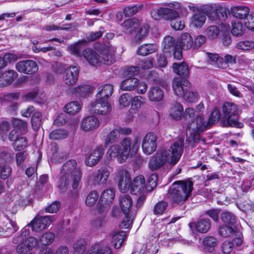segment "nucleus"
<instances>
[{
	"instance_id": "64",
	"label": "nucleus",
	"mask_w": 254,
	"mask_h": 254,
	"mask_svg": "<svg viewBox=\"0 0 254 254\" xmlns=\"http://www.w3.org/2000/svg\"><path fill=\"white\" fill-rule=\"evenodd\" d=\"M183 97L186 100L190 102H193L198 99V94L195 92L190 91L188 90Z\"/></svg>"
},
{
	"instance_id": "24",
	"label": "nucleus",
	"mask_w": 254,
	"mask_h": 254,
	"mask_svg": "<svg viewBox=\"0 0 254 254\" xmlns=\"http://www.w3.org/2000/svg\"><path fill=\"white\" fill-rule=\"evenodd\" d=\"M192 225H194L195 230L197 232L205 233L210 229L211 223L209 219L203 218L199 219L196 223L190 224V227Z\"/></svg>"
},
{
	"instance_id": "21",
	"label": "nucleus",
	"mask_w": 254,
	"mask_h": 254,
	"mask_svg": "<svg viewBox=\"0 0 254 254\" xmlns=\"http://www.w3.org/2000/svg\"><path fill=\"white\" fill-rule=\"evenodd\" d=\"M82 55L90 65L96 66L100 64V56L95 51L90 49H86L82 52Z\"/></svg>"
},
{
	"instance_id": "12",
	"label": "nucleus",
	"mask_w": 254,
	"mask_h": 254,
	"mask_svg": "<svg viewBox=\"0 0 254 254\" xmlns=\"http://www.w3.org/2000/svg\"><path fill=\"white\" fill-rule=\"evenodd\" d=\"M15 67L19 72L27 74H32L38 70L37 63L35 61L30 60L18 62L16 64Z\"/></svg>"
},
{
	"instance_id": "61",
	"label": "nucleus",
	"mask_w": 254,
	"mask_h": 254,
	"mask_svg": "<svg viewBox=\"0 0 254 254\" xmlns=\"http://www.w3.org/2000/svg\"><path fill=\"white\" fill-rule=\"evenodd\" d=\"M170 25L171 26L176 30H181L185 27V23L180 19L179 16L172 20Z\"/></svg>"
},
{
	"instance_id": "56",
	"label": "nucleus",
	"mask_w": 254,
	"mask_h": 254,
	"mask_svg": "<svg viewBox=\"0 0 254 254\" xmlns=\"http://www.w3.org/2000/svg\"><path fill=\"white\" fill-rule=\"evenodd\" d=\"M168 206V203L164 201H161L156 203L154 207L155 214H162L164 213Z\"/></svg>"
},
{
	"instance_id": "15",
	"label": "nucleus",
	"mask_w": 254,
	"mask_h": 254,
	"mask_svg": "<svg viewBox=\"0 0 254 254\" xmlns=\"http://www.w3.org/2000/svg\"><path fill=\"white\" fill-rule=\"evenodd\" d=\"M110 174V167L103 166L93 174L92 181L95 185L105 184L107 183Z\"/></svg>"
},
{
	"instance_id": "48",
	"label": "nucleus",
	"mask_w": 254,
	"mask_h": 254,
	"mask_svg": "<svg viewBox=\"0 0 254 254\" xmlns=\"http://www.w3.org/2000/svg\"><path fill=\"white\" fill-rule=\"evenodd\" d=\"M142 7V4L126 6L123 8L124 13L126 17H130L136 13Z\"/></svg>"
},
{
	"instance_id": "53",
	"label": "nucleus",
	"mask_w": 254,
	"mask_h": 254,
	"mask_svg": "<svg viewBox=\"0 0 254 254\" xmlns=\"http://www.w3.org/2000/svg\"><path fill=\"white\" fill-rule=\"evenodd\" d=\"M232 34L236 36H241L243 34L244 29L242 23L240 22H232Z\"/></svg>"
},
{
	"instance_id": "25",
	"label": "nucleus",
	"mask_w": 254,
	"mask_h": 254,
	"mask_svg": "<svg viewBox=\"0 0 254 254\" xmlns=\"http://www.w3.org/2000/svg\"><path fill=\"white\" fill-rule=\"evenodd\" d=\"M182 49L188 50L193 48V39L189 33H185L181 35L178 41Z\"/></svg>"
},
{
	"instance_id": "4",
	"label": "nucleus",
	"mask_w": 254,
	"mask_h": 254,
	"mask_svg": "<svg viewBox=\"0 0 254 254\" xmlns=\"http://www.w3.org/2000/svg\"><path fill=\"white\" fill-rule=\"evenodd\" d=\"M137 147L136 140L131 145L130 138L126 137L122 142V147L118 144L113 145L110 147L108 153L111 158L117 157L118 161L122 163L127 158L131 149L135 150Z\"/></svg>"
},
{
	"instance_id": "30",
	"label": "nucleus",
	"mask_w": 254,
	"mask_h": 254,
	"mask_svg": "<svg viewBox=\"0 0 254 254\" xmlns=\"http://www.w3.org/2000/svg\"><path fill=\"white\" fill-rule=\"evenodd\" d=\"M93 89L92 86L89 85H81L71 89V93L79 97H84Z\"/></svg>"
},
{
	"instance_id": "22",
	"label": "nucleus",
	"mask_w": 254,
	"mask_h": 254,
	"mask_svg": "<svg viewBox=\"0 0 254 254\" xmlns=\"http://www.w3.org/2000/svg\"><path fill=\"white\" fill-rule=\"evenodd\" d=\"M163 53L167 56H171V52L177 48L175 39L171 36H167L163 41Z\"/></svg>"
},
{
	"instance_id": "5",
	"label": "nucleus",
	"mask_w": 254,
	"mask_h": 254,
	"mask_svg": "<svg viewBox=\"0 0 254 254\" xmlns=\"http://www.w3.org/2000/svg\"><path fill=\"white\" fill-rule=\"evenodd\" d=\"M223 125L225 127L242 128L243 124L238 121L239 109L234 103L225 102L222 107Z\"/></svg>"
},
{
	"instance_id": "58",
	"label": "nucleus",
	"mask_w": 254,
	"mask_h": 254,
	"mask_svg": "<svg viewBox=\"0 0 254 254\" xmlns=\"http://www.w3.org/2000/svg\"><path fill=\"white\" fill-rule=\"evenodd\" d=\"M236 59L230 55H226L224 58H222L221 63L219 64V68H225L227 67L228 64L236 63Z\"/></svg>"
},
{
	"instance_id": "44",
	"label": "nucleus",
	"mask_w": 254,
	"mask_h": 254,
	"mask_svg": "<svg viewBox=\"0 0 254 254\" xmlns=\"http://www.w3.org/2000/svg\"><path fill=\"white\" fill-rule=\"evenodd\" d=\"M80 104L77 101H72L66 104L64 107V111L67 113L73 115L80 110Z\"/></svg>"
},
{
	"instance_id": "23",
	"label": "nucleus",
	"mask_w": 254,
	"mask_h": 254,
	"mask_svg": "<svg viewBox=\"0 0 254 254\" xmlns=\"http://www.w3.org/2000/svg\"><path fill=\"white\" fill-rule=\"evenodd\" d=\"M147 95L150 101L158 102L163 100L164 92L160 87L154 86L149 88L147 92Z\"/></svg>"
},
{
	"instance_id": "59",
	"label": "nucleus",
	"mask_w": 254,
	"mask_h": 254,
	"mask_svg": "<svg viewBox=\"0 0 254 254\" xmlns=\"http://www.w3.org/2000/svg\"><path fill=\"white\" fill-rule=\"evenodd\" d=\"M234 232V229L232 226L224 225L220 227L219 233L223 237H228L232 235Z\"/></svg>"
},
{
	"instance_id": "31",
	"label": "nucleus",
	"mask_w": 254,
	"mask_h": 254,
	"mask_svg": "<svg viewBox=\"0 0 254 254\" xmlns=\"http://www.w3.org/2000/svg\"><path fill=\"white\" fill-rule=\"evenodd\" d=\"M157 50V45L154 44H145L142 45L138 49L137 53L139 55L146 56L155 52Z\"/></svg>"
},
{
	"instance_id": "52",
	"label": "nucleus",
	"mask_w": 254,
	"mask_h": 254,
	"mask_svg": "<svg viewBox=\"0 0 254 254\" xmlns=\"http://www.w3.org/2000/svg\"><path fill=\"white\" fill-rule=\"evenodd\" d=\"M220 32L219 28L214 25L209 26L205 30V34L208 38L215 39L217 38Z\"/></svg>"
},
{
	"instance_id": "19",
	"label": "nucleus",
	"mask_w": 254,
	"mask_h": 254,
	"mask_svg": "<svg viewBox=\"0 0 254 254\" xmlns=\"http://www.w3.org/2000/svg\"><path fill=\"white\" fill-rule=\"evenodd\" d=\"M98 93L96 95V98L98 101L100 100L108 101L113 92V86L110 84H106L101 86L98 88Z\"/></svg>"
},
{
	"instance_id": "27",
	"label": "nucleus",
	"mask_w": 254,
	"mask_h": 254,
	"mask_svg": "<svg viewBox=\"0 0 254 254\" xmlns=\"http://www.w3.org/2000/svg\"><path fill=\"white\" fill-rule=\"evenodd\" d=\"M174 72L177 75L183 77V79L188 77L190 74L188 65L186 63L183 62L181 63H175L173 64Z\"/></svg>"
},
{
	"instance_id": "36",
	"label": "nucleus",
	"mask_w": 254,
	"mask_h": 254,
	"mask_svg": "<svg viewBox=\"0 0 254 254\" xmlns=\"http://www.w3.org/2000/svg\"><path fill=\"white\" fill-rule=\"evenodd\" d=\"M184 111L183 107L181 104L176 102L172 105L170 111V116L176 120H179L181 119Z\"/></svg>"
},
{
	"instance_id": "1",
	"label": "nucleus",
	"mask_w": 254,
	"mask_h": 254,
	"mask_svg": "<svg viewBox=\"0 0 254 254\" xmlns=\"http://www.w3.org/2000/svg\"><path fill=\"white\" fill-rule=\"evenodd\" d=\"M82 174L77 167L76 160L70 159L66 161L62 167L58 183V188L61 192L65 191L71 183L73 190L68 193L69 197L76 198L80 189L79 185Z\"/></svg>"
},
{
	"instance_id": "28",
	"label": "nucleus",
	"mask_w": 254,
	"mask_h": 254,
	"mask_svg": "<svg viewBox=\"0 0 254 254\" xmlns=\"http://www.w3.org/2000/svg\"><path fill=\"white\" fill-rule=\"evenodd\" d=\"M206 16L202 12L198 11L193 14L191 18L190 25L194 28L201 27L205 22Z\"/></svg>"
},
{
	"instance_id": "62",
	"label": "nucleus",
	"mask_w": 254,
	"mask_h": 254,
	"mask_svg": "<svg viewBox=\"0 0 254 254\" xmlns=\"http://www.w3.org/2000/svg\"><path fill=\"white\" fill-rule=\"evenodd\" d=\"M133 219L132 215L131 214L125 215V217L122 220L120 227L122 229L128 228L132 223Z\"/></svg>"
},
{
	"instance_id": "14",
	"label": "nucleus",
	"mask_w": 254,
	"mask_h": 254,
	"mask_svg": "<svg viewBox=\"0 0 254 254\" xmlns=\"http://www.w3.org/2000/svg\"><path fill=\"white\" fill-rule=\"evenodd\" d=\"M104 154V149L102 146H98L87 155L85 159L86 165L89 167L95 166L102 159Z\"/></svg>"
},
{
	"instance_id": "10",
	"label": "nucleus",
	"mask_w": 254,
	"mask_h": 254,
	"mask_svg": "<svg viewBox=\"0 0 254 254\" xmlns=\"http://www.w3.org/2000/svg\"><path fill=\"white\" fill-rule=\"evenodd\" d=\"M131 132V129L128 127H119L113 129L107 133L105 137V145L107 146L110 144L117 142L120 138V134L128 135Z\"/></svg>"
},
{
	"instance_id": "29",
	"label": "nucleus",
	"mask_w": 254,
	"mask_h": 254,
	"mask_svg": "<svg viewBox=\"0 0 254 254\" xmlns=\"http://www.w3.org/2000/svg\"><path fill=\"white\" fill-rule=\"evenodd\" d=\"M120 204L124 215L130 213L132 201L129 195L124 194L120 197Z\"/></svg>"
},
{
	"instance_id": "9",
	"label": "nucleus",
	"mask_w": 254,
	"mask_h": 254,
	"mask_svg": "<svg viewBox=\"0 0 254 254\" xmlns=\"http://www.w3.org/2000/svg\"><path fill=\"white\" fill-rule=\"evenodd\" d=\"M157 138L156 135L152 132L147 133L144 137L142 148L145 154L150 155L155 151L157 148Z\"/></svg>"
},
{
	"instance_id": "18",
	"label": "nucleus",
	"mask_w": 254,
	"mask_h": 254,
	"mask_svg": "<svg viewBox=\"0 0 254 254\" xmlns=\"http://www.w3.org/2000/svg\"><path fill=\"white\" fill-rule=\"evenodd\" d=\"M99 126L98 119L94 116H87L84 118L81 123V128L85 131L97 128Z\"/></svg>"
},
{
	"instance_id": "49",
	"label": "nucleus",
	"mask_w": 254,
	"mask_h": 254,
	"mask_svg": "<svg viewBox=\"0 0 254 254\" xmlns=\"http://www.w3.org/2000/svg\"><path fill=\"white\" fill-rule=\"evenodd\" d=\"M28 145V142L24 137L20 136L13 144V147L17 151L24 150Z\"/></svg>"
},
{
	"instance_id": "51",
	"label": "nucleus",
	"mask_w": 254,
	"mask_h": 254,
	"mask_svg": "<svg viewBox=\"0 0 254 254\" xmlns=\"http://www.w3.org/2000/svg\"><path fill=\"white\" fill-rule=\"evenodd\" d=\"M157 181L158 174L156 173L151 174L147 180V191L150 192L156 188L157 185Z\"/></svg>"
},
{
	"instance_id": "7",
	"label": "nucleus",
	"mask_w": 254,
	"mask_h": 254,
	"mask_svg": "<svg viewBox=\"0 0 254 254\" xmlns=\"http://www.w3.org/2000/svg\"><path fill=\"white\" fill-rule=\"evenodd\" d=\"M115 180L118 182V187L122 192H126L131 187V177L129 173L123 168L118 170Z\"/></svg>"
},
{
	"instance_id": "32",
	"label": "nucleus",
	"mask_w": 254,
	"mask_h": 254,
	"mask_svg": "<svg viewBox=\"0 0 254 254\" xmlns=\"http://www.w3.org/2000/svg\"><path fill=\"white\" fill-rule=\"evenodd\" d=\"M231 13L237 18L244 19L249 15V8L247 6H235L231 9Z\"/></svg>"
},
{
	"instance_id": "46",
	"label": "nucleus",
	"mask_w": 254,
	"mask_h": 254,
	"mask_svg": "<svg viewBox=\"0 0 254 254\" xmlns=\"http://www.w3.org/2000/svg\"><path fill=\"white\" fill-rule=\"evenodd\" d=\"M149 26L147 24L141 26L138 30L135 37L134 41L136 43L140 42L147 36Z\"/></svg>"
},
{
	"instance_id": "20",
	"label": "nucleus",
	"mask_w": 254,
	"mask_h": 254,
	"mask_svg": "<svg viewBox=\"0 0 254 254\" xmlns=\"http://www.w3.org/2000/svg\"><path fill=\"white\" fill-rule=\"evenodd\" d=\"M145 187V180L142 176H138L135 178L130 187V192L131 194L136 195L142 192Z\"/></svg>"
},
{
	"instance_id": "39",
	"label": "nucleus",
	"mask_w": 254,
	"mask_h": 254,
	"mask_svg": "<svg viewBox=\"0 0 254 254\" xmlns=\"http://www.w3.org/2000/svg\"><path fill=\"white\" fill-rule=\"evenodd\" d=\"M12 125L14 129L17 130L20 134H24L27 131V123L18 119H14L12 121Z\"/></svg>"
},
{
	"instance_id": "60",
	"label": "nucleus",
	"mask_w": 254,
	"mask_h": 254,
	"mask_svg": "<svg viewBox=\"0 0 254 254\" xmlns=\"http://www.w3.org/2000/svg\"><path fill=\"white\" fill-rule=\"evenodd\" d=\"M132 100V97L129 93L122 94L119 98L120 104L123 107H127L129 105Z\"/></svg>"
},
{
	"instance_id": "3",
	"label": "nucleus",
	"mask_w": 254,
	"mask_h": 254,
	"mask_svg": "<svg viewBox=\"0 0 254 254\" xmlns=\"http://www.w3.org/2000/svg\"><path fill=\"white\" fill-rule=\"evenodd\" d=\"M193 190V183L190 180L175 182L168 190V197L174 203L185 202L190 197Z\"/></svg>"
},
{
	"instance_id": "47",
	"label": "nucleus",
	"mask_w": 254,
	"mask_h": 254,
	"mask_svg": "<svg viewBox=\"0 0 254 254\" xmlns=\"http://www.w3.org/2000/svg\"><path fill=\"white\" fill-rule=\"evenodd\" d=\"M42 117V114L39 112H34L31 118V124L34 130H37L41 127Z\"/></svg>"
},
{
	"instance_id": "33",
	"label": "nucleus",
	"mask_w": 254,
	"mask_h": 254,
	"mask_svg": "<svg viewBox=\"0 0 254 254\" xmlns=\"http://www.w3.org/2000/svg\"><path fill=\"white\" fill-rule=\"evenodd\" d=\"M138 80L134 77L126 79L121 83L120 88L124 91L133 90L137 86Z\"/></svg>"
},
{
	"instance_id": "43",
	"label": "nucleus",
	"mask_w": 254,
	"mask_h": 254,
	"mask_svg": "<svg viewBox=\"0 0 254 254\" xmlns=\"http://www.w3.org/2000/svg\"><path fill=\"white\" fill-rule=\"evenodd\" d=\"M221 219L225 223L234 225L236 222V216L231 212L225 211L221 214Z\"/></svg>"
},
{
	"instance_id": "37",
	"label": "nucleus",
	"mask_w": 254,
	"mask_h": 254,
	"mask_svg": "<svg viewBox=\"0 0 254 254\" xmlns=\"http://www.w3.org/2000/svg\"><path fill=\"white\" fill-rule=\"evenodd\" d=\"M122 26L125 29L131 32L140 26V22L139 20L134 18L128 19L124 22Z\"/></svg>"
},
{
	"instance_id": "54",
	"label": "nucleus",
	"mask_w": 254,
	"mask_h": 254,
	"mask_svg": "<svg viewBox=\"0 0 254 254\" xmlns=\"http://www.w3.org/2000/svg\"><path fill=\"white\" fill-rule=\"evenodd\" d=\"M221 116V113L217 109H215L212 112L207 123L209 127L218 122Z\"/></svg>"
},
{
	"instance_id": "6",
	"label": "nucleus",
	"mask_w": 254,
	"mask_h": 254,
	"mask_svg": "<svg viewBox=\"0 0 254 254\" xmlns=\"http://www.w3.org/2000/svg\"><path fill=\"white\" fill-rule=\"evenodd\" d=\"M209 127L207 122L204 121L203 116L197 115L196 117L188 124L187 131H189L193 138H197L200 132Z\"/></svg>"
},
{
	"instance_id": "50",
	"label": "nucleus",
	"mask_w": 254,
	"mask_h": 254,
	"mask_svg": "<svg viewBox=\"0 0 254 254\" xmlns=\"http://www.w3.org/2000/svg\"><path fill=\"white\" fill-rule=\"evenodd\" d=\"M99 197V194L96 190L91 191L87 195L85 199V203L88 206H93Z\"/></svg>"
},
{
	"instance_id": "8",
	"label": "nucleus",
	"mask_w": 254,
	"mask_h": 254,
	"mask_svg": "<svg viewBox=\"0 0 254 254\" xmlns=\"http://www.w3.org/2000/svg\"><path fill=\"white\" fill-rule=\"evenodd\" d=\"M55 220L54 215L37 216L31 221L30 225L33 231L38 232L45 229Z\"/></svg>"
},
{
	"instance_id": "38",
	"label": "nucleus",
	"mask_w": 254,
	"mask_h": 254,
	"mask_svg": "<svg viewBox=\"0 0 254 254\" xmlns=\"http://www.w3.org/2000/svg\"><path fill=\"white\" fill-rule=\"evenodd\" d=\"M218 6L214 4H205L201 6V10L205 15H206L210 18L215 19L216 18V12L218 9Z\"/></svg>"
},
{
	"instance_id": "45",
	"label": "nucleus",
	"mask_w": 254,
	"mask_h": 254,
	"mask_svg": "<svg viewBox=\"0 0 254 254\" xmlns=\"http://www.w3.org/2000/svg\"><path fill=\"white\" fill-rule=\"evenodd\" d=\"M55 238L54 233L47 232L43 234L40 238V242L42 245L49 246L53 243Z\"/></svg>"
},
{
	"instance_id": "55",
	"label": "nucleus",
	"mask_w": 254,
	"mask_h": 254,
	"mask_svg": "<svg viewBox=\"0 0 254 254\" xmlns=\"http://www.w3.org/2000/svg\"><path fill=\"white\" fill-rule=\"evenodd\" d=\"M168 10L166 7H162L159 9H155L152 10L150 14L152 17L156 20H160L161 18H164V16L167 12Z\"/></svg>"
},
{
	"instance_id": "17",
	"label": "nucleus",
	"mask_w": 254,
	"mask_h": 254,
	"mask_svg": "<svg viewBox=\"0 0 254 254\" xmlns=\"http://www.w3.org/2000/svg\"><path fill=\"white\" fill-rule=\"evenodd\" d=\"M17 73L13 70L0 71V86L11 84L17 77Z\"/></svg>"
},
{
	"instance_id": "26",
	"label": "nucleus",
	"mask_w": 254,
	"mask_h": 254,
	"mask_svg": "<svg viewBox=\"0 0 254 254\" xmlns=\"http://www.w3.org/2000/svg\"><path fill=\"white\" fill-rule=\"evenodd\" d=\"M87 254H113V253L109 246L96 243L92 246Z\"/></svg>"
},
{
	"instance_id": "41",
	"label": "nucleus",
	"mask_w": 254,
	"mask_h": 254,
	"mask_svg": "<svg viewBox=\"0 0 254 254\" xmlns=\"http://www.w3.org/2000/svg\"><path fill=\"white\" fill-rule=\"evenodd\" d=\"M87 242L83 238L77 240L73 244V249L79 254H83L86 249Z\"/></svg>"
},
{
	"instance_id": "16",
	"label": "nucleus",
	"mask_w": 254,
	"mask_h": 254,
	"mask_svg": "<svg viewBox=\"0 0 254 254\" xmlns=\"http://www.w3.org/2000/svg\"><path fill=\"white\" fill-rule=\"evenodd\" d=\"M79 70L76 66H70L64 70L63 73V80L66 85H73L76 82Z\"/></svg>"
},
{
	"instance_id": "57",
	"label": "nucleus",
	"mask_w": 254,
	"mask_h": 254,
	"mask_svg": "<svg viewBox=\"0 0 254 254\" xmlns=\"http://www.w3.org/2000/svg\"><path fill=\"white\" fill-rule=\"evenodd\" d=\"M237 47L243 50H250L254 48V42L251 40L241 41L237 44Z\"/></svg>"
},
{
	"instance_id": "42",
	"label": "nucleus",
	"mask_w": 254,
	"mask_h": 254,
	"mask_svg": "<svg viewBox=\"0 0 254 254\" xmlns=\"http://www.w3.org/2000/svg\"><path fill=\"white\" fill-rule=\"evenodd\" d=\"M115 196V193L114 189H109L103 191L101 195V199L102 201H105L109 204L112 202Z\"/></svg>"
},
{
	"instance_id": "2",
	"label": "nucleus",
	"mask_w": 254,
	"mask_h": 254,
	"mask_svg": "<svg viewBox=\"0 0 254 254\" xmlns=\"http://www.w3.org/2000/svg\"><path fill=\"white\" fill-rule=\"evenodd\" d=\"M184 139L180 138L174 142L168 151L164 149L158 150L149 161L150 169L152 170L159 169L163 167L167 161L170 166H174L182 155Z\"/></svg>"
},
{
	"instance_id": "35",
	"label": "nucleus",
	"mask_w": 254,
	"mask_h": 254,
	"mask_svg": "<svg viewBox=\"0 0 254 254\" xmlns=\"http://www.w3.org/2000/svg\"><path fill=\"white\" fill-rule=\"evenodd\" d=\"M204 245V252L206 253H212L214 251V248L216 244V239L212 236H207L203 241Z\"/></svg>"
},
{
	"instance_id": "40",
	"label": "nucleus",
	"mask_w": 254,
	"mask_h": 254,
	"mask_svg": "<svg viewBox=\"0 0 254 254\" xmlns=\"http://www.w3.org/2000/svg\"><path fill=\"white\" fill-rule=\"evenodd\" d=\"M68 132L64 129H56L49 134V137L53 140L63 139L67 137Z\"/></svg>"
},
{
	"instance_id": "63",
	"label": "nucleus",
	"mask_w": 254,
	"mask_h": 254,
	"mask_svg": "<svg viewBox=\"0 0 254 254\" xmlns=\"http://www.w3.org/2000/svg\"><path fill=\"white\" fill-rule=\"evenodd\" d=\"M3 230L8 233L7 235H11L18 230V227L15 222L13 221H10L6 224Z\"/></svg>"
},
{
	"instance_id": "13",
	"label": "nucleus",
	"mask_w": 254,
	"mask_h": 254,
	"mask_svg": "<svg viewBox=\"0 0 254 254\" xmlns=\"http://www.w3.org/2000/svg\"><path fill=\"white\" fill-rule=\"evenodd\" d=\"M190 87V83L188 80L179 77L175 78L172 83L174 92L179 97H183Z\"/></svg>"
},
{
	"instance_id": "11",
	"label": "nucleus",
	"mask_w": 254,
	"mask_h": 254,
	"mask_svg": "<svg viewBox=\"0 0 254 254\" xmlns=\"http://www.w3.org/2000/svg\"><path fill=\"white\" fill-rule=\"evenodd\" d=\"M111 109L108 101H98L96 99L95 102L91 103L90 111L92 114L106 115L111 112Z\"/></svg>"
},
{
	"instance_id": "34",
	"label": "nucleus",
	"mask_w": 254,
	"mask_h": 254,
	"mask_svg": "<svg viewBox=\"0 0 254 254\" xmlns=\"http://www.w3.org/2000/svg\"><path fill=\"white\" fill-rule=\"evenodd\" d=\"M127 237V233L125 231L116 232L112 236V243L115 249L120 248Z\"/></svg>"
}]
</instances>
